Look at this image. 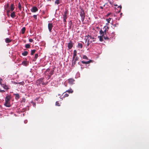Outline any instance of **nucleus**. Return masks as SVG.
I'll use <instances>...</instances> for the list:
<instances>
[{
    "mask_svg": "<svg viewBox=\"0 0 149 149\" xmlns=\"http://www.w3.org/2000/svg\"><path fill=\"white\" fill-rule=\"evenodd\" d=\"M92 62V60H90L89 61H82L81 62L83 64H88L89 63H90L91 62Z\"/></svg>",
    "mask_w": 149,
    "mask_h": 149,
    "instance_id": "obj_13",
    "label": "nucleus"
},
{
    "mask_svg": "<svg viewBox=\"0 0 149 149\" xmlns=\"http://www.w3.org/2000/svg\"><path fill=\"white\" fill-rule=\"evenodd\" d=\"M63 95V98H64L66 97H67L69 95L67 93H65L64 94V93L62 95Z\"/></svg>",
    "mask_w": 149,
    "mask_h": 149,
    "instance_id": "obj_29",
    "label": "nucleus"
},
{
    "mask_svg": "<svg viewBox=\"0 0 149 149\" xmlns=\"http://www.w3.org/2000/svg\"><path fill=\"white\" fill-rule=\"evenodd\" d=\"M104 28H105V29L104 31H103V32L105 33H107L108 31V29L109 28V27L108 26H107V27L106 28V26H105L104 27Z\"/></svg>",
    "mask_w": 149,
    "mask_h": 149,
    "instance_id": "obj_20",
    "label": "nucleus"
},
{
    "mask_svg": "<svg viewBox=\"0 0 149 149\" xmlns=\"http://www.w3.org/2000/svg\"><path fill=\"white\" fill-rule=\"evenodd\" d=\"M43 78H40L38 79L36 81V84L37 86L40 85V84H44L43 82Z\"/></svg>",
    "mask_w": 149,
    "mask_h": 149,
    "instance_id": "obj_6",
    "label": "nucleus"
},
{
    "mask_svg": "<svg viewBox=\"0 0 149 149\" xmlns=\"http://www.w3.org/2000/svg\"><path fill=\"white\" fill-rule=\"evenodd\" d=\"M91 42H91H87V46H88L89 45Z\"/></svg>",
    "mask_w": 149,
    "mask_h": 149,
    "instance_id": "obj_46",
    "label": "nucleus"
},
{
    "mask_svg": "<svg viewBox=\"0 0 149 149\" xmlns=\"http://www.w3.org/2000/svg\"><path fill=\"white\" fill-rule=\"evenodd\" d=\"M61 0H56L55 2V3L57 5H58L61 3Z\"/></svg>",
    "mask_w": 149,
    "mask_h": 149,
    "instance_id": "obj_22",
    "label": "nucleus"
},
{
    "mask_svg": "<svg viewBox=\"0 0 149 149\" xmlns=\"http://www.w3.org/2000/svg\"><path fill=\"white\" fill-rule=\"evenodd\" d=\"M73 46V43L70 40V42L68 43V47L69 49H71Z\"/></svg>",
    "mask_w": 149,
    "mask_h": 149,
    "instance_id": "obj_10",
    "label": "nucleus"
},
{
    "mask_svg": "<svg viewBox=\"0 0 149 149\" xmlns=\"http://www.w3.org/2000/svg\"><path fill=\"white\" fill-rule=\"evenodd\" d=\"M3 81V79L1 78H0V84L1 85V84H2V82Z\"/></svg>",
    "mask_w": 149,
    "mask_h": 149,
    "instance_id": "obj_41",
    "label": "nucleus"
},
{
    "mask_svg": "<svg viewBox=\"0 0 149 149\" xmlns=\"http://www.w3.org/2000/svg\"><path fill=\"white\" fill-rule=\"evenodd\" d=\"M74 79L72 78L70 79H68V83L71 84H74Z\"/></svg>",
    "mask_w": 149,
    "mask_h": 149,
    "instance_id": "obj_11",
    "label": "nucleus"
},
{
    "mask_svg": "<svg viewBox=\"0 0 149 149\" xmlns=\"http://www.w3.org/2000/svg\"><path fill=\"white\" fill-rule=\"evenodd\" d=\"M100 8H102V7H100Z\"/></svg>",
    "mask_w": 149,
    "mask_h": 149,
    "instance_id": "obj_53",
    "label": "nucleus"
},
{
    "mask_svg": "<svg viewBox=\"0 0 149 149\" xmlns=\"http://www.w3.org/2000/svg\"><path fill=\"white\" fill-rule=\"evenodd\" d=\"M10 13V10H8L7 11V15L8 17L9 16V13Z\"/></svg>",
    "mask_w": 149,
    "mask_h": 149,
    "instance_id": "obj_37",
    "label": "nucleus"
},
{
    "mask_svg": "<svg viewBox=\"0 0 149 149\" xmlns=\"http://www.w3.org/2000/svg\"><path fill=\"white\" fill-rule=\"evenodd\" d=\"M85 13L83 10L81 9L80 13V15L81 17V20L83 22L85 17Z\"/></svg>",
    "mask_w": 149,
    "mask_h": 149,
    "instance_id": "obj_4",
    "label": "nucleus"
},
{
    "mask_svg": "<svg viewBox=\"0 0 149 149\" xmlns=\"http://www.w3.org/2000/svg\"><path fill=\"white\" fill-rule=\"evenodd\" d=\"M8 6H9V5H8V3H7V8H8Z\"/></svg>",
    "mask_w": 149,
    "mask_h": 149,
    "instance_id": "obj_50",
    "label": "nucleus"
},
{
    "mask_svg": "<svg viewBox=\"0 0 149 149\" xmlns=\"http://www.w3.org/2000/svg\"><path fill=\"white\" fill-rule=\"evenodd\" d=\"M56 106H60V105L59 104V103L58 102V101H57L56 102Z\"/></svg>",
    "mask_w": 149,
    "mask_h": 149,
    "instance_id": "obj_36",
    "label": "nucleus"
},
{
    "mask_svg": "<svg viewBox=\"0 0 149 149\" xmlns=\"http://www.w3.org/2000/svg\"><path fill=\"white\" fill-rule=\"evenodd\" d=\"M74 59V60L76 61L78 60V58L77 56H76L75 58Z\"/></svg>",
    "mask_w": 149,
    "mask_h": 149,
    "instance_id": "obj_45",
    "label": "nucleus"
},
{
    "mask_svg": "<svg viewBox=\"0 0 149 149\" xmlns=\"http://www.w3.org/2000/svg\"><path fill=\"white\" fill-rule=\"evenodd\" d=\"M77 52L76 50L74 51L73 52V58H75L77 56Z\"/></svg>",
    "mask_w": 149,
    "mask_h": 149,
    "instance_id": "obj_16",
    "label": "nucleus"
},
{
    "mask_svg": "<svg viewBox=\"0 0 149 149\" xmlns=\"http://www.w3.org/2000/svg\"><path fill=\"white\" fill-rule=\"evenodd\" d=\"M88 36L91 39H94V37H92V36H91L88 35Z\"/></svg>",
    "mask_w": 149,
    "mask_h": 149,
    "instance_id": "obj_43",
    "label": "nucleus"
},
{
    "mask_svg": "<svg viewBox=\"0 0 149 149\" xmlns=\"http://www.w3.org/2000/svg\"><path fill=\"white\" fill-rule=\"evenodd\" d=\"M50 70V69L49 68H48L46 70L45 72V73L46 75H48V79H49L51 77V75H50L48 74V72H49V71Z\"/></svg>",
    "mask_w": 149,
    "mask_h": 149,
    "instance_id": "obj_7",
    "label": "nucleus"
},
{
    "mask_svg": "<svg viewBox=\"0 0 149 149\" xmlns=\"http://www.w3.org/2000/svg\"><path fill=\"white\" fill-rule=\"evenodd\" d=\"M12 41V40L8 38H6L5 39V42L7 43H9Z\"/></svg>",
    "mask_w": 149,
    "mask_h": 149,
    "instance_id": "obj_17",
    "label": "nucleus"
},
{
    "mask_svg": "<svg viewBox=\"0 0 149 149\" xmlns=\"http://www.w3.org/2000/svg\"><path fill=\"white\" fill-rule=\"evenodd\" d=\"M111 19V18H109L108 19H106V20L107 22L108 23L106 24H108V23H110V21Z\"/></svg>",
    "mask_w": 149,
    "mask_h": 149,
    "instance_id": "obj_32",
    "label": "nucleus"
},
{
    "mask_svg": "<svg viewBox=\"0 0 149 149\" xmlns=\"http://www.w3.org/2000/svg\"><path fill=\"white\" fill-rule=\"evenodd\" d=\"M10 16L13 18H15L16 16V15L15 14V12H13L11 14Z\"/></svg>",
    "mask_w": 149,
    "mask_h": 149,
    "instance_id": "obj_23",
    "label": "nucleus"
},
{
    "mask_svg": "<svg viewBox=\"0 0 149 149\" xmlns=\"http://www.w3.org/2000/svg\"><path fill=\"white\" fill-rule=\"evenodd\" d=\"M117 25H118V23L116 24H114L113 25V29H114L115 27H116Z\"/></svg>",
    "mask_w": 149,
    "mask_h": 149,
    "instance_id": "obj_39",
    "label": "nucleus"
},
{
    "mask_svg": "<svg viewBox=\"0 0 149 149\" xmlns=\"http://www.w3.org/2000/svg\"><path fill=\"white\" fill-rule=\"evenodd\" d=\"M38 57V54H35L34 58L33 59V61H36Z\"/></svg>",
    "mask_w": 149,
    "mask_h": 149,
    "instance_id": "obj_21",
    "label": "nucleus"
},
{
    "mask_svg": "<svg viewBox=\"0 0 149 149\" xmlns=\"http://www.w3.org/2000/svg\"><path fill=\"white\" fill-rule=\"evenodd\" d=\"M111 15V17H112L113 15L111 13H109L108 14H107V17H108Z\"/></svg>",
    "mask_w": 149,
    "mask_h": 149,
    "instance_id": "obj_38",
    "label": "nucleus"
},
{
    "mask_svg": "<svg viewBox=\"0 0 149 149\" xmlns=\"http://www.w3.org/2000/svg\"><path fill=\"white\" fill-rule=\"evenodd\" d=\"M74 58H73L72 60V65L74 66L76 64V61L74 60Z\"/></svg>",
    "mask_w": 149,
    "mask_h": 149,
    "instance_id": "obj_18",
    "label": "nucleus"
},
{
    "mask_svg": "<svg viewBox=\"0 0 149 149\" xmlns=\"http://www.w3.org/2000/svg\"><path fill=\"white\" fill-rule=\"evenodd\" d=\"M28 54V52L27 51H25L22 53V55L23 56H26Z\"/></svg>",
    "mask_w": 149,
    "mask_h": 149,
    "instance_id": "obj_26",
    "label": "nucleus"
},
{
    "mask_svg": "<svg viewBox=\"0 0 149 149\" xmlns=\"http://www.w3.org/2000/svg\"><path fill=\"white\" fill-rule=\"evenodd\" d=\"M11 98L10 96H7L5 98V102L4 104V105L7 107H10V101Z\"/></svg>",
    "mask_w": 149,
    "mask_h": 149,
    "instance_id": "obj_3",
    "label": "nucleus"
},
{
    "mask_svg": "<svg viewBox=\"0 0 149 149\" xmlns=\"http://www.w3.org/2000/svg\"><path fill=\"white\" fill-rule=\"evenodd\" d=\"M38 8L36 6H33L31 9V11L33 13H35L38 11Z\"/></svg>",
    "mask_w": 149,
    "mask_h": 149,
    "instance_id": "obj_9",
    "label": "nucleus"
},
{
    "mask_svg": "<svg viewBox=\"0 0 149 149\" xmlns=\"http://www.w3.org/2000/svg\"><path fill=\"white\" fill-rule=\"evenodd\" d=\"M58 96H60V95H60V94H58Z\"/></svg>",
    "mask_w": 149,
    "mask_h": 149,
    "instance_id": "obj_52",
    "label": "nucleus"
},
{
    "mask_svg": "<svg viewBox=\"0 0 149 149\" xmlns=\"http://www.w3.org/2000/svg\"><path fill=\"white\" fill-rule=\"evenodd\" d=\"M73 92V90H72V89L70 88L68 90L66 91L65 92L63 93L62 94V95L66 92H68L69 93H72Z\"/></svg>",
    "mask_w": 149,
    "mask_h": 149,
    "instance_id": "obj_14",
    "label": "nucleus"
},
{
    "mask_svg": "<svg viewBox=\"0 0 149 149\" xmlns=\"http://www.w3.org/2000/svg\"><path fill=\"white\" fill-rule=\"evenodd\" d=\"M115 34L114 33V32H109L108 34L107 35V37H109L110 38H109V39H111V38H113V37H114L115 36Z\"/></svg>",
    "mask_w": 149,
    "mask_h": 149,
    "instance_id": "obj_5",
    "label": "nucleus"
},
{
    "mask_svg": "<svg viewBox=\"0 0 149 149\" xmlns=\"http://www.w3.org/2000/svg\"><path fill=\"white\" fill-rule=\"evenodd\" d=\"M36 49H33V50H31V55H33L35 54V53L36 52Z\"/></svg>",
    "mask_w": 149,
    "mask_h": 149,
    "instance_id": "obj_27",
    "label": "nucleus"
},
{
    "mask_svg": "<svg viewBox=\"0 0 149 149\" xmlns=\"http://www.w3.org/2000/svg\"><path fill=\"white\" fill-rule=\"evenodd\" d=\"M29 64V62H28L23 61L22 63V64L24 66H27Z\"/></svg>",
    "mask_w": 149,
    "mask_h": 149,
    "instance_id": "obj_15",
    "label": "nucleus"
},
{
    "mask_svg": "<svg viewBox=\"0 0 149 149\" xmlns=\"http://www.w3.org/2000/svg\"><path fill=\"white\" fill-rule=\"evenodd\" d=\"M109 3L111 4V5H112V3L111 2V1H109Z\"/></svg>",
    "mask_w": 149,
    "mask_h": 149,
    "instance_id": "obj_51",
    "label": "nucleus"
},
{
    "mask_svg": "<svg viewBox=\"0 0 149 149\" xmlns=\"http://www.w3.org/2000/svg\"><path fill=\"white\" fill-rule=\"evenodd\" d=\"M53 72L54 70H52L50 72L49 71V72H48V74L52 76L53 74Z\"/></svg>",
    "mask_w": 149,
    "mask_h": 149,
    "instance_id": "obj_30",
    "label": "nucleus"
},
{
    "mask_svg": "<svg viewBox=\"0 0 149 149\" xmlns=\"http://www.w3.org/2000/svg\"><path fill=\"white\" fill-rule=\"evenodd\" d=\"M19 84H20L23 85L24 84V82L22 81V82H20L19 83Z\"/></svg>",
    "mask_w": 149,
    "mask_h": 149,
    "instance_id": "obj_40",
    "label": "nucleus"
},
{
    "mask_svg": "<svg viewBox=\"0 0 149 149\" xmlns=\"http://www.w3.org/2000/svg\"><path fill=\"white\" fill-rule=\"evenodd\" d=\"M83 59H85L87 60H88V58L87 57V56L86 55H84L83 56V57L82 58Z\"/></svg>",
    "mask_w": 149,
    "mask_h": 149,
    "instance_id": "obj_35",
    "label": "nucleus"
},
{
    "mask_svg": "<svg viewBox=\"0 0 149 149\" xmlns=\"http://www.w3.org/2000/svg\"><path fill=\"white\" fill-rule=\"evenodd\" d=\"M1 86L2 87H3L5 89L8 90L9 89L8 86L6 84H1Z\"/></svg>",
    "mask_w": 149,
    "mask_h": 149,
    "instance_id": "obj_12",
    "label": "nucleus"
},
{
    "mask_svg": "<svg viewBox=\"0 0 149 149\" xmlns=\"http://www.w3.org/2000/svg\"><path fill=\"white\" fill-rule=\"evenodd\" d=\"M5 92V91L3 90H2L0 89V92L3 93Z\"/></svg>",
    "mask_w": 149,
    "mask_h": 149,
    "instance_id": "obj_47",
    "label": "nucleus"
},
{
    "mask_svg": "<svg viewBox=\"0 0 149 149\" xmlns=\"http://www.w3.org/2000/svg\"><path fill=\"white\" fill-rule=\"evenodd\" d=\"M77 47L81 49L83 47V45L81 43H79L78 44Z\"/></svg>",
    "mask_w": 149,
    "mask_h": 149,
    "instance_id": "obj_24",
    "label": "nucleus"
},
{
    "mask_svg": "<svg viewBox=\"0 0 149 149\" xmlns=\"http://www.w3.org/2000/svg\"><path fill=\"white\" fill-rule=\"evenodd\" d=\"M70 23V25H71L72 24V21H70V22H69Z\"/></svg>",
    "mask_w": 149,
    "mask_h": 149,
    "instance_id": "obj_48",
    "label": "nucleus"
},
{
    "mask_svg": "<svg viewBox=\"0 0 149 149\" xmlns=\"http://www.w3.org/2000/svg\"><path fill=\"white\" fill-rule=\"evenodd\" d=\"M26 30V28L25 27L22 28V34H24Z\"/></svg>",
    "mask_w": 149,
    "mask_h": 149,
    "instance_id": "obj_28",
    "label": "nucleus"
},
{
    "mask_svg": "<svg viewBox=\"0 0 149 149\" xmlns=\"http://www.w3.org/2000/svg\"><path fill=\"white\" fill-rule=\"evenodd\" d=\"M115 6H117V5H115Z\"/></svg>",
    "mask_w": 149,
    "mask_h": 149,
    "instance_id": "obj_55",
    "label": "nucleus"
},
{
    "mask_svg": "<svg viewBox=\"0 0 149 149\" xmlns=\"http://www.w3.org/2000/svg\"><path fill=\"white\" fill-rule=\"evenodd\" d=\"M30 47V45L29 44H27L25 45V47L27 48H29Z\"/></svg>",
    "mask_w": 149,
    "mask_h": 149,
    "instance_id": "obj_34",
    "label": "nucleus"
},
{
    "mask_svg": "<svg viewBox=\"0 0 149 149\" xmlns=\"http://www.w3.org/2000/svg\"><path fill=\"white\" fill-rule=\"evenodd\" d=\"M33 17L35 19H37V15H33Z\"/></svg>",
    "mask_w": 149,
    "mask_h": 149,
    "instance_id": "obj_42",
    "label": "nucleus"
},
{
    "mask_svg": "<svg viewBox=\"0 0 149 149\" xmlns=\"http://www.w3.org/2000/svg\"><path fill=\"white\" fill-rule=\"evenodd\" d=\"M119 7L120 9H121L122 8V7L121 6H119V7H118V8Z\"/></svg>",
    "mask_w": 149,
    "mask_h": 149,
    "instance_id": "obj_49",
    "label": "nucleus"
},
{
    "mask_svg": "<svg viewBox=\"0 0 149 149\" xmlns=\"http://www.w3.org/2000/svg\"><path fill=\"white\" fill-rule=\"evenodd\" d=\"M14 95H15V97L16 99L17 98L18 99L19 98L20 96L18 94H14Z\"/></svg>",
    "mask_w": 149,
    "mask_h": 149,
    "instance_id": "obj_31",
    "label": "nucleus"
},
{
    "mask_svg": "<svg viewBox=\"0 0 149 149\" xmlns=\"http://www.w3.org/2000/svg\"><path fill=\"white\" fill-rule=\"evenodd\" d=\"M53 25L52 23H49L48 24V28L50 32H51Z\"/></svg>",
    "mask_w": 149,
    "mask_h": 149,
    "instance_id": "obj_8",
    "label": "nucleus"
},
{
    "mask_svg": "<svg viewBox=\"0 0 149 149\" xmlns=\"http://www.w3.org/2000/svg\"><path fill=\"white\" fill-rule=\"evenodd\" d=\"M29 40L30 42H33V40L32 39H31V38L29 39Z\"/></svg>",
    "mask_w": 149,
    "mask_h": 149,
    "instance_id": "obj_44",
    "label": "nucleus"
},
{
    "mask_svg": "<svg viewBox=\"0 0 149 149\" xmlns=\"http://www.w3.org/2000/svg\"><path fill=\"white\" fill-rule=\"evenodd\" d=\"M68 10L66 9L63 15V22L65 25H66V19L68 18Z\"/></svg>",
    "mask_w": 149,
    "mask_h": 149,
    "instance_id": "obj_2",
    "label": "nucleus"
},
{
    "mask_svg": "<svg viewBox=\"0 0 149 149\" xmlns=\"http://www.w3.org/2000/svg\"><path fill=\"white\" fill-rule=\"evenodd\" d=\"M100 33L101 36H98V38H99L100 41L101 42H102L103 41V38L105 40H108L109 38H110L109 37H107V33H103V31L102 30L100 31Z\"/></svg>",
    "mask_w": 149,
    "mask_h": 149,
    "instance_id": "obj_1",
    "label": "nucleus"
},
{
    "mask_svg": "<svg viewBox=\"0 0 149 149\" xmlns=\"http://www.w3.org/2000/svg\"><path fill=\"white\" fill-rule=\"evenodd\" d=\"M114 17H115V15H114Z\"/></svg>",
    "mask_w": 149,
    "mask_h": 149,
    "instance_id": "obj_54",
    "label": "nucleus"
},
{
    "mask_svg": "<svg viewBox=\"0 0 149 149\" xmlns=\"http://www.w3.org/2000/svg\"><path fill=\"white\" fill-rule=\"evenodd\" d=\"M18 8L20 10H21L22 7L20 3L19 2L18 4Z\"/></svg>",
    "mask_w": 149,
    "mask_h": 149,
    "instance_id": "obj_33",
    "label": "nucleus"
},
{
    "mask_svg": "<svg viewBox=\"0 0 149 149\" xmlns=\"http://www.w3.org/2000/svg\"><path fill=\"white\" fill-rule=\"evenodd\" d=\"M89 37L88 36H86L85 37V39L86 40V41H87V42H91V41H89V40L88 39Z\"/></svg>",
    "mask_w": 149,
    "mask_h": 149,
    "instance_id": "obj_25",
    "label": "nucleus"
},
{
    "mask_svg": "<svg viewBox=\"0 0 149 149\" xmlns=\"http://www.w3.org/2000/svg\"><path fill=\"white\" fill-rule=\"evenodd\" d=\"M15 7L14 6V4H11L10 8V10L11 11H13Z\"/></svg>",
    "mask_w": 149,
    "mask_h": 149,
    "instance_id": "obj_19",
    "label": "nucleus"
}]
</instances>
